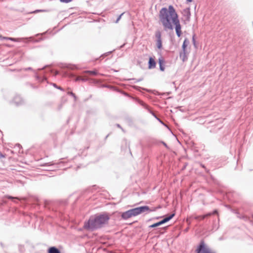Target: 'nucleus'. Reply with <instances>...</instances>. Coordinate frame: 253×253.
Here are the masks:
<instances>
[{
  "label": "nucleus",
  "mask_w": 253,
  "mask_h": 253,
  "mask_svg": "<svg viewBox=\"0 0 253 253\" xmlns=\"http://www.w3.org/2000/svg\"><path fill=\"white\" fill-rule=\"evenodd\" d=\"M6 39L9 40H10V41H15L14 39L12 38H6Z\"/></svg>",
  "instance_id": "obj_31"
},
{
  "label": "nucleus",
  "mask_w": 253,
  "mask_h": 253,
  "mask_svg": "<svg viewBox=\"0 0 253 253\" xmlns=\"http://www.w3.org/2000/svg\"><path fill=\"white\" fill-rule=\"evenodd\" d=\"M48 253H61L59 250L55 247H50L48 250Z\"/></svg>",
  "instance_id": "obj_13"
},
{
  "label": "nucleus",
  "mask_w": 253,
  "mask_h": 253,
  "mask_svg": "<svg viewBox=\"0 0 253 253\" xmlns=\"http://www.w3.org/2000/svg\"><path fill=\"white\" fill-rule=\"evenodd\" d=\"M138 102L139 104H140L141 106H142L145 109L148 108V106L145 103H144L142 101H141L140 100H138Z\"/></svg>",
  "instance_id": "obj_21"
},
{
  "label": "nucleus",
  "mask_w": 253,
  "mask_h": 253,
  "mask_svg": "<svg viewBox=\"0 0 253 253\" xmlns=\"http://www.w3.org/2000/svg\"><path fill=\"white\" fill-rule=\"evenodd\" d=\"M53 84V86H54L55 87H56L59 89L62 90H63V89L61 87L58 86L56 85V84L53 83V84Z\"/></svg>",
  "instance_id": "obj_28"
},
{
  "label": "nucleus",
  "mask_w": 253,
  "mask_h": 253,
  "mask_svg": "<svg viewBox=\"0 0 253 253\" xmlns=\"http://www.w3.org/2000/svg\"><path fill=\"white\" fill-rule=\"evenodd\" d=\"M68 94H69V95H70L72 96L74 98L75 100V101L76 100V99H77V97H76V96L75 95V93H74L73 92L69 91V92H68Z\"/></svg>",
  "instance_id": "obj_23"
},
{
  "label": "nucleus",
  "mask_w": 253,
  "mask_h": 253,
  "mask_svg": "<svg viewBox=\"0 0 253 253\" xmlns=\"http://www.w3.org/2000/svg\"><path fill=\"white\" fill-rule=\"evenodd\" d=\"M142 80H143L142 78H140V79H138L135 82L141 81H142Z\"/></svg>",
  "instance_id": "obj_35"
},
{
  "label": "nucleus",
  "mask_w": 253,
  "mask_h": 253,
  "mask_svg": "<svg viewBox=\"0 0 253 253\" xmlns=\"http://www.w3.org/2000/svg\"><path fill=\"white\" fill-rule=\"evenodd\" d=\"M192 41H193V44H195V40L194 38V36L193 37Z\"/></svg>",
  "instance_id": "obj_32"
},
{
  "label": "nucleus",
  "mask_w": 253,
  "mask_h": 253,
  "mask_svg": "<svg viewBox=\"0 0 253 253\" xmlns=\"http://www.w3.org/2000/svg\"><path fill=\"white\" fill-rule=\"evenodd\" d=\"M61 163H62L61 161L59 162V163H53V162H49V163H44V164L41 165V166H42V167L53 166L54 165H58V164H60Z\"/></svg>",
  "instance_id": "obj_16"
},
{
  "label": "nucleus",
  "mask_w": 253,
  "mask_h": 253,
  "mask_svg": "<svg viewBox=\"0 0 253 253\" xmlns=\"http://www.w3.org/2000/svg\"><path fill=\"white\" fill-rule=\"evenodd\" d=\"M124 13H122L121 14H120L118 17L117 18L116 21V23H118L119 22V21L120 20V19L121 18L122 15L124 14Z\"/></svg>",
  "instance_id": "obj_26"
},
{
  "label": "nucleus",
  "mask_w": 253,
  "mask_h": 253,
  "mask_svg": "<svg viewBox=\"0 0 253 253\" xmlns=\"http://www.w3.org/2000/svg\"><path fill=\"white\" fill-rule=\"evenodd\" d=\"M16 146H17L18 147H19V148H20V147H21V145H20V144H16Z\"/></svg>",
  "instance_id": "obj_38"
},
{
  "label": "nucleus",
  "mask_w": 253,
  "mask_h": 253,
  "mask_svg": "<svg viewBox=\"0 0 253 253\" xmlns=\"http://www.w3.org/2000/svg\"><path fill=\"white\" fill-rule=\"evenodd\" d=\"M165 61L163 57L159 58V64L161 71H164L165 70Z\"/></svg>",
  "instance_id": "obj_11"
},
{
  "label": "nucleus",
  "mask_w": 253,
  "mask_h": 253,
  "mask_svg": "<svg viewBox=\"0 0 253 253\" xmlns=\"http://www.w3.org/2000/svg\"><path fill=\"white\" fill-rule=\"evenodd\" d=\"M8 199H14V197H11V196H9V197H8Z\"/></svg>",
  "instance_id": "obj_37"
},
{
  "label": "nucleus",
  "mask_w": 253,
  "mask_h": 253,
  "mask_svg": "<svg viewBox=\"0 0 253 253\" xmlns=\"http://www.w3.org/2000/svg\"><path fill=\"white\" fill-rule=\"evenodd\" d=\"M218 214V211L216 210H215L212 212H209L205 215L196 216L195 218L197 220H203L207 217L210 216L212 214Z\"/></svg>",
  "instance_id": "obj_7"
},
{
  "label": "nucleus",
  "mask_w": 253,
  "mask_h": 253,
  "mask_svg": "<svg viewBox=\"0 0 253 253\" xmlns=\"http://www.w3.org/2000/svg\"><path fill=\"white\" fill-rule=\"evenodd\" d=\"M124 46V44L122 45V46H121L120 48H122Z\"/></svg>",
  "instance_id": "obj_41"
},
{
  "label": "nucleus",
  "mask_w": 253,
  "mask_h": 253,
  "mask_svg": "<svg viewBox=\"0 0 253 253\" xmlns=\"http://www.w3.org/2000/svg\"><path fill=\"white\" fill-rule=\"evenodd\" d=\"M13 102L18 106L22 105L24 103V100L20 96L16 95L13 98Z\"/></svg>",
  "instance_id": "obj_8"
},
{
  "label": "nucleus",
  "mask_w": 253,
  "mask_h": 253,
  "mask_svg": "<svg viewBox=\"0 0 253 253\" xmlns=\"http://www.w3.org/2000/svg\"><path fill=\"white\" fill-rule=\"evenodd\" d=\"M131 217L132 216H131V214L129 210L125 212H123L121 214V217L124 220H127Z\"/></svg>",
  "instance_id": "obj_9"
},
{
  "label": "nucleus",
  "mask_w": 253,
  "mask_h": 253,
  "mask_svg": "<svg viewBox=\"0 0 253 253\" xmlns=\"http://www.w3.org/2000/svg\"><path fill=\"white\" fill-rule=\"evenodd\" d=\"M109 219V216L106 213L95 215L94 217H90L87 222H84V227L85 229L93 231L102 227L108 222Z\"/></svg>",
  "instance_id": "obj_2"
},
{
  "label": "nucleus",
  "mask_w": 253,
  "mask_h": 253,
  "mask_svg": "<svg viewBox=\"0 0 253 253\" xmlns=\"http://www.w3.org/2000/svg\"><path fill=\"white\" fill-rule=\"evenodd\" d=\"M34 73H35V78H36V80H37V81H38L39 82H43L44 81H45V80H46V78H45V77L42 78V77H40L39 75H38V73H37V72L36 71H35V72H34Z\"/></svg>",
  "instance_id": "obj_14"
},
{
  "label": "nucleus",
  "mask_w": 253,
  "mask_h": 253,
  "mask_svg": "<svg viewBox=\"0 0 253 253\" xmlns=\"http://www.w3.org/2000/svg\"><path fill=\"white\" fill-rule=\"evenodd\" d=\"M70 77L73 78L75 77V82H78L79 81H82V82H86L87 81L88 79L86 78H83L80 76L78 77H75V76L73 74H70Z\"/></svg>",
  "instance_id": "obj_12"
},
{
  "label": "nucleus",
  "mask_w": 253,
  "mask_h": 253,
  "mask_svg": "<svg viewBox=\"0 0 253 253\" xmlns=\"http://www.w3.org/2000/svg\"><path fill=\"white\" fill-rule=\"evenodd\" d=\"M188 2H191L193 0H186Z\"/></svg>",
  "instance_id": "obj_40"
},
{
  "label": "nucleus",
  "mask_w": 253,
  "mask_h": 253,
  "mask_svg": "<svg viewBox=\"0 0 253 253\" xmlns=\"http://www.w3.org/2000/svg\"><path fill=\"white\" fill-rule=\"evenodd\" d=\"M43 11H45V10H36L33 12H32L31 13H37L38 12H43Z\"/></svg>",
  "instance_id": "obj_25"
},
{
  "label": "nucleus",
  "mask_w": 253,
  "mask_h": 253,
  "mask_svg": "<svg viewBox=\"0 0 253 253\" xmlns=\"http://www.w3.org/2000/svg\"><path fill=\"white\" fill-rule=\"evenodd\" d=\"M6 39V38L5 37H2L1 36H0V39Z\"/></svg>",
  "instance_id": "obj_36"
},
{
  "label": "nucleus",
  "mask_w": 253,
  "mask_h": 253,
  "mask_svg": "<svg viewBox=\"0 0 253 253\" xmlns=\"http://www.w3.org/2000/svg\"><path fill=\"white\" fill-rule=\"evenodd\" d=\"M157 46L159 49H161L162 47V40H157Z\"/></svg>",
  "instance_id": "obj_20"
},
{
  "label": "nucleus",
  "mask_w": 253,
  "mask_h": 253,
  "mask_svg": "<svg viewBox=\"0 0 253 253\" xmlns=\"http://www.w3.org/2000/svg\"><path fill=\"white\" fill-rule=\"evenodd\" d=\"M85 74H89L91 75L96 76L99 74V73L97 72L96 70L93 71H90V70H85L84 72Z\"/></svg>",
  "instance_id": "obj_18"
},
{
  "label": "nucleus",
  "mask_w": 253,
  "mask_h": 253,
  "mask_svg": "<svg viewBox=\"0 0 253 253\" xmlns=\"http://www.w3.org/2000/svg\"><path fill=\"white\" fill-rule=\"evenodd\" d=\"M162 143H163V145H164L166 148H168V146L167 144L166 143H165L164 142H163Z\"/></svg>",
  "instance_id": "obj_33"
},
{
  "label": "nucleus",
  "mask_w": 253,
  "mask_h": 253,
  "mask_svg": "<svg viewBox=\"0 0 253 253\" xmlns=\"http://www.w3.org/2000/svg\"><path fill=\"white\" fill-rule=\"evenodd\" d=\"M184 16L186 17V19L189 20L190 18L191 13L190 9L189 8H186L184 10Z\"/></svg>",
  "instance_id": "obj_15"
},
{
  "label": "nucleus",
  "mask_w": 253,
  "mask_h": 253,
  "mask_svg": "<svg viewBox=\"0 0 253 253\" xmlns=\"http://www.w3.org/2000/svg\"><path fill=\"white\" fill-rule=\"evenodd\" d=\"M55 75H56L58 74V72L57 71H55Z\"/></svg>",
  "instance_id": "obj_39"
},
{
  "label": "nucleus",
  "mask_w": 253,
  "mask_h": 253,
  "mask_svg": "<svg viewBox=\"0 0 253 253\" xmlns=\"http://www.w3.org/2000/svg\"><path fill=\"white\" fill-rule=\"evenodd\" d=\"M196 253H216L215 251L211 250L205 243L204 240H201L195 250Z\"/></svg>",
  "instance_id": "obj_3"
},
{
  "label": "nucleus",
  "mask_w": 253,
  "mask_h": 253,
  "mask_svg": "<svg viewBox=\"0 0 253 253\" xmlns=\"http://www.w3.org/2000/svg\"><path fill=\"white\" fill-rule=\"evenodd\" d=\"M155 37L157 40H161V33L160 31H157L155 33Z\"/></svg>",
  "instance_id": "obj_19"
},
{
  "label": "nucleus",
  "mask_w": 253,
  "mask_h": 253,
  "mask_svg": "<svg viewBox=\"0 0 253 253\" xmlns=\"http://www.w3.org/2000/svg\"><path fill=\"white\" fill-rule=\"evenodd\" d=\"M156 67V62L155 60L151 57L149 59L148 68L149 69H153Z\"/></svg>",
  "instance_id": "obj_10"
},
{
  "label": "nucleus",
  "mask_w": 253,
  "mask_h": 253,
  "mask_svg": "<svg viewBox=\"0 0 253 253\" xmlns=\"http://www.w3.org/2000/svg\"><path fill=\"white\" fill-rule=\"evenodd\" d=\"M5 156L4 155H3L0 151V159L5 158Z\"/></svg>",
  "instance_id": "obj_30"
},
{
  "label": "nucleus",
  "mask_w": 253,
  "mask_h": 253,
  "mask_svg": "<svg viewBox=\"0 0 253 253\" xmlns=\"http://www.w3.org/2000/svg\"><path fill=\"white\" fill-rule=\"evenodd\" d=\"M159 208H160V207L152 208L151 209L147 206L137 207L138 215L144 212H150L155 211Z\"/></svg>",
  "instance_id": "obj_5"
},
{
  "label": "nucleus",
  "mask_w": 253,
  "mask_h": 253,
  "mask_svg": "<svg viewBox=\"0 0 253 253\" xmlns=\"http://www.w3.org/2000/svg\"><path fill=\"white\" fill-rule=\"evenodd\" d=\"M174 215H175V213H172V214L165 217L162 220L150 225L149 226V228H154V227H156L159 226H160V225L166 223L167 222L169 221L171 219H172L173 218V217L174 216Z\"/></svg>",
  "instance_id": "obj_4"
},
{
  "label": "nucleus",
  "mask_w": 253,
  "mask_h": 253,
  "mask_svg": "<svg viewBox=\"0 0 253 253\" xmlns=\"http://www.w3.org/2000/svg\"><path fill=\"white\" fill-rule=\"evenodd\" d=\"M67 68H68L69 69L74 70L76 69V67L74 65H68L67 66Z\"/></svg>",
  "instance_id": "obj_22"
},
{
  "label": "nucleus",
  "mask_w": 253,
  "mask_h": 253,
  "mask_svg": "<svg viewBox=\"0 0 253 253\" xmlns=\"http://www.w3.org/2000/svg\"><path fill=\"white\" fill-rule=\"evenodd\" d=\"M189 43V41L187 39H185L182 46V51L180 53V57L182 58L183 61H184L185 59L187 58L186 56V48Z\"/></svg>",
  "instance_id": "obj_6"
},
{
  "label": "nucleus",
  "mask_w": 253,
  "mask_h": 253,
  "mask_svg": "<svg viewBox=\"0 0 253 253\" xmlns=\"http://www.w3.org/2000/svg\"><path fill=\"white\" fill-rule=\"evenodd\" d=\"M61 2L63 3H69L71 2L72 0H60Z\"/></svg>",
  "instance_id": "obj_27"
},
{
  "label": "nucleus",
  "mask_w": 253,
  "mask_h": 253,
  "mask_svg": "<svg viewBox=\"0 0 253 253\" xmlns=\"http://www.w3.org/2000/svg\"><path fill=\"white\" fill-rule=\"evenodd\" d=\"M151 113L160 122H161L162 124H163L162 122L161 121V120L158 118L154 113L151 112Z\"/></svg>",
  "instance_id": "obj_29"
},
{
  "label": "nucleus",
  "mask_w": 253,
  "mask_h": 253,
  "mask_svg": "<svg viewBox=\"0 0 253 253\" xmlns=\"http://www.w3.org/2000/svg\"><path fill=\"white\" fill-rule=\"evenodd\" d=\"M160 19L165 31L168 30H172L173 27L170 22L171 18L172 23L175 26V31L177 37H180L181 35V25L177 14L172 5L169 6L168 9L166 7L162 8L160 11Z\"/></svg>",
  "instance_id": "obj_1"
},
{
  "label": "nucleus",
  "mask_w": 253,
  "mask_h": 253,
  "mask_svg": "<svg viewBox=\"0 0 253 253\" xmlns=\"http://www.w3.org/2000/svg\"><path fill=\"white\" fill-rule=\"evenodd\" d=\"M22 70H24L25 71H33L34 72H35L36 71H35L34 70H33L31 67H28V68H23V69H22Z\"/></svg>",
  "instance_id": "obj_24"
},
{
  "label": "nucleus",
  "mask_w": 253,
  "mask_h": 253,
  "mask_svg": "<svg viewBox=\"0 0 253 253\" xmlns=\"http://www.w3.org/2000/svg\"><path fill=\"white\" fill-rule=\"evenodd\" d=\"M129 211L132 216H135L138 215L137 208L129 210Z\"/></svg>",
  "instance_id": "obj_17"
},
{
  "label": "nucleus",
  "mask_w": 253,
  "mask_h": 253,
  "mask_svg": "<svg viewBox=\"0 0 253 253\" xmlns=\"http://www.w3.org/2000/svg\"><path fill=\"white\" fill-rule=\"evenodd\" d=\"M116 126H117L118 127L120 128H121L123 130L122 127H121V126L119 124H117Z\"/></svg>",
  "instance_id": "obj_34"
}]
</instances>
